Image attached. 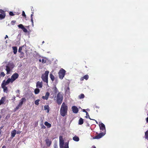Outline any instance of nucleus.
<instances>
[{
	"label": "nucleus",
	"instance_id": "nucleus-1",
	"mask_svg": "<svg viewBox=\"0 0 148 148\" xmlns=\"http://www.w3.org/2000/svg\"><path fill=\"white\" fill-rule=\"evenodd\" d=\"M68 107L67 104L63 102L62 105L60 110V115L63 117L67 114Z\"/></svg>",
	"mask_w": 148,
	"mask_h": 148
},
{
	"label": "nucleus",
	"instance_id": "nucleus-2",
	"mask_svg": "<svg viewBox=\"0 0 148 148\" xmlns=\"http://www.w3.org/2000/svg\"><path fill=\"white\" fill-rule=\"evenodd\" d=\"M63 95L61 92H59L56 96V102L58 105L61 104L62 101Z\"/></svg>",
	"mask_w": 148,
	"mask_h": 148
},
{
	"label": "nucleus",
	"instance_id": "nucleus-3",
	"mask_svg": "<svg viewBox=\"0 0 148 148\" xmlns=\"http://www.w3.org/2000/svg\"><path fill=\"white\" fill-rule=\"evenodd\" d=\"M49 72L48 71H46L44 73L42 74L41 76V78L42 81L48 85V75Z\"/></svg>",
	"mask_w": 148,
	"mask_h": 148
},
{
	"label": "nucleus",
	"instance_id": "nucleus-4",
	"mask_svg": "<svg viewBox=\"0 0 148 148\" xmlns=\"http://www.w3.org/2000/svg\"><path fill=\"white\" fill-rule=\"evenodd\" d=\"M66 71L63 69H61L58 73L59 77L61 79H62L64 77Z\"/></svg>",
	"mask_w": 148,
	"mask_h": 148
},
{
	"label": "nucleus",
	"instance_id": "nucleus-5",
	"mask_svg": "<svg viewBox=\"0 0 148 148\" xmlns=\"http://www.w3.org/2000/svg\"><path fill=\"white\" fill-rule=\"evenodd\" d=\"M59 145L60 148H63L64 145V140H63V136H60L59 137Z\"/></svg>",
	"mask_w": 148,
	"mask_h": 148
},
{
	"label": "nucleus",
	"instance_id": "nucleus-6",
	"mask_svg": "<svg viewBox=\"0 0 148 148\" xmlns=\"http://www.w3.org/2000/svg\"><path fill=\"white\" fill-rule=\"evenodd\" d=\"M106 133L104 132H102L97 135L93 137V139H99L102 137Z\"/></svg>",
	"mask_w": 148,
	"mask_h": 148
},
{
	"label": "nucleus",
	"instance_id": "nucleus-7",
	"mask_svg": "<svg viewBox=\"0 0 148 148\" xmlns=\"http://www.w3.org/2000/svg\"><path fill=\"white\" fill-rule=\"evenodd\" d=\"M99 126L100 127V129L102 130V132H105L106 133V128L105 125L102 123H101L99 124Z\"/></svg>",
	"mask_w": 148,
	"mask_h": 148
},
{
	"label": "nucleus",
	"instance_id": "nucleus-8",
	"mask_svg": "<svg viewBox=\"0 0 148 148\" xmlns=\"http://www.w3.org/2000/svg\"><path fill=\"white\" fill-rule=\"evenodd\" d=\"M13 82L11 78H8L6 81L5 80L3 81L2 84L3 83L4 84L7 85H8L10 82L12 83Z\"/></svg>",
	"mask_w": 148,
	"mask_h": 148
},
{
	"label": "nucleus",
	"instance_id": "nucleus-9",
	"mask_svg": "<svg viewBox=\"0 0 148 148\" xmlns=\"http://www.w3.org/2000/svg\"><path fill=\"white\" fill-rule=\"evenodd\" d=\"M13 82L11 78H8L6 81L5 80L3 81L2 84L3 83L4 84L7 85H8L10 82L12 83Z\"/></svg>",
	"mask_w": 148,
	"mask_h": 148
},
{
	"label": "nucleus",
	"instance_id": "nucleus-10",
	"mask_svg": "<svg viewBox=\"0 0 148 148\" xmlns=\"http://www.w3.org/2000/svg\"><path fill=\"white\" fill-rule=\"evenodd\" d=\"M13 82L11 78H8L6 81L5 80L3 81L2 84L3 83L4 84L7 85H8L10 82L12 83Z\"/></svg>",
	"mask_w": 148,
	"mask_h": 148
},
{
	"label": "nucleus",
	"instance_id": "nucleus-11",
	"mask_svg": "<svg viewBox=\"0 0 148 148\" xmlns=\"http://www.w3.org/2000/svg\"><path fill=\"white\" fill-rule=\"evenodd\" d=\"M19 75L17 73L14 74L11 76V79L13 82L18 77Z\"/></svg>",
	"mask_w": 148,
	"mask_h": 148
},
{
	"label": "nucleus",
	"instance_id": "nucleus-12",
	"mask_svg": "<svg viewBox=\"0 0 148 148\" xmlns=\"http://www.w3.org/2000/svg\"><path fill=\"white\" fill-rule=\"evenodd\" d=\"M6 85L2 84H1V87L3 89V91L4 92L7 93L8 91V89L7 87L6 86Z\"/></svg>",
	"mask_w": 148,
	"mask_h": 148
},
{
	"label": "nucleus",
	"instance_id": "nucleus-13",
	"mask_svg": "<svg viewBox=\"0 0 148 148\" xmlns=\"http://www.w3.org/2000/svg\"><path fill=\"white\" fill-rule=\"evenodd\" d=\"M72 109L73 112L75 113H77L79 111L78 108L75 106H72Z\"/></svg>",
	"mask_w": 148,
	"mask_h": 148
},
{
	"label": "nucleus",
	"instance_id": "nucleus-14",
	"mask_svg": "<svg viewBox=\"0 0 148 148\" xmlns=\"http://www.w3.org/2000/svg\"><path fill=\"white\" fill-rule=\"evenodd\" d=\"M42 82H40L39 81H38L36 83V87L38 88H42Z\"/></svg>",
	"mask_w": 148,
	"mask_h": 148
},
{
	"label": "nucleus",
	"instance_id": "nucleus-15",
	"mask_svg": "<svg viewBox=\"0 0 148 148\" xmlns=\"http://www.w3.org/2000/svg\"><path fill=\"white\" fill-rule=\"evenodd\" d=\"M26 101V99L25 98L23 97L21 99L20 101L18 104L19 106H22L24 102H25Z\"/></svg>",
	"mask_w": 148,
	"mask_h": 148
},
{
	"label": "nucleus",
	"instance_id": "nucleus-16",
	"mask_svg": "<svg viewBox=\"0 0 148 148\" xmlns=\"http://www.w3.org/2000/svg\"><path fill=\"white\" fill-rule=\"evenodd\" d=\"M46 144L47 146L49 147L51 144V141L49 139H47L45 140Z\"/></svg>",
	"mask_w": 148,
	"mask_h": 148
},
{
	"label": "nucleus",
	"instance_id": "nucleus-17",
	"mask_svg": "<svg viewBox=\"0 0 148 148\" xmlns=\"http://www.w3.org/2000/svg\"><path fill=\"white\" fill-rule=\"evenodd\" d=\"M89 78V76L88 75H86L84 76H83L82 77L80 78L81 81H83L84 80V79H85L86 80H87Z\"/></svg>",
	"mask_w": 148,
	"mask_h": 148
},
{
	"label": "nucleus",
	"instance_id": "nucleus-18",
	"mask_svg": "<svg viewBox=\"0 0 148 148\" xmlns=\"http://www.w3.org/2000/svg\"><path fill=\"white\" fill-rule=\"evenodd\" d=\"M16 130H14L12 131L11 132V136L13 138L15 136L16 133Z\"/></svg>",
	"mask_w": 148,
	"mask_h": 148
},
{
	"label": "nucleus",
	"instance_id": "nucleus-19",
	"mask_svg": "<svg viewBox=\"0 0 148 148\" xmlns=\"http://www.w3.org/2000/svg\"><path fill=\"white\" fill-rule=\"evenodd\" d=\"M6 70L7 71V74H9L10 73V67L8 66H6Z\"/></svg>",
	"mask_w": 148,
	"mask_h": 148
},
{
	"label": "nucleus",
	"instance_id": "nucleus-20",
	"mask_svg": "<svg viewBox=\"0 0 148 148\" xmlns=\"http://www.w3.org/2000/svg\"><path fill=\"white\" fill-rule=\"evenodd\" d=\"M44 109L45 110H46L47 112L48 113L49 112V107L48 105L45 106H44Z\"/></svg>",
	"mask_w": 148,
	"mask_h": 148
},
{
	"label": "nucleus",
	"instance_id": "nucleus-21",
	"mask_svg": "<svg viewBox=\"0 0 148 148\" xmlns=\"http://www.w3.org/2000/svg\"><path fill=\"white\" fill-rule=\"evenodd\" d=\"M44 124L48 128H50L51 127V124L47 121L45 122L44 123Z\"/></svg>",
	"mask_w": 148,
	"mask_h": 148
},
{
	"label": "nucleus",
	"instance_id": "nucleus-22",
	"mask_svg": "<svg viewBox=\"0 0 148 148\" xmlns=\"http://www.w3.org/2000/svg\"><path fill=\"white\" fill-rule=\"evenodd\" d=\"M13 50V52L14 54H16L17 51V48L16 47H12Z\"/></svg>",
	"mask_w": 148,
	"mask_h": 148
},
{
	"label": "nucleus",
	"instance_id": "nucleus-23",
	"mask_svg": "<svg viewBox=\"0 0 148 148\" xmlns=\"http://www.w3.org/2000/svg\"><path fill=\"white\" fill-rule=\"evenodd\" d=\"M74 140L76 141H78L79 140V138L78 137L76 136H75L73 138Z\"/></svg>",
	"mask_w": 148,
	"mask_h": 148
},
{
	"label": "nucleus",
	"instance_id": "nucleus-24",
	"mask_svg": "<svg viewBox=\"0 0 148 148\" xmlns=\"http://www.w3.org/2000/svg\"><path fill=\"white\" fill-rule=\"evenodd\" d=\"M83 119L82 118H80L79 119V125H82L83 123Z\"/></svg>",
	"mask_w": 148,
	"mask_h": 148
},
{
	"label": "nucleus",
	"instance_id": "nucleus-25",
	"mask_svg": "<svg viewBox=\"0 0 148 148\" xmlns=\"http://www.w3.org/2000/svg\"><path fill=\"white\" fill-rule=\"evenodd\" d=\"M20 54L19 55V57L21 58H23L24 57V53L23 52H19Z\"/></svg>",
	"mask_w": 148,
	"mask_h": 148
},
{
	"label": "nucleus",
	"instance_id": "nucleus-26",
	"mask_svg": "<svg viewBox=\"0 0 148 148\" xmlns=\"http://www.w3.org/2000/svg\"><path fill=\"white\" fill-rule=\"evenodd\" d=\"M50 77L52 81H54L55 79V77L52 74H50Z\"/></svg>",
	"mask_w": 148,
	"mask_h": 148
},
{
	"label": "nucleus",
	"instance_id": "nucleus-27",
	"mask_svg": "<svg viewBox=\"0 0 148 148\" xmlns=\"http://www.w3.org/2000/svg\"><path fill=\"white\" fill-rule=\"evenodd\" d=\"M40 92V90L38 88H36L34 90V93L36 94H38Z\"/></svg>",
	"mask_w": 148,
	"mask_h": 148
},
{
	"label": "nucleus",
	"instance_id": "nucleus-28",
	"mask_svg": "<svg viewBox=\"0 0 148 148\" xmlns=\"http://www.w3.org/2000/svg\"><path fill=\"white\" fill-rule=\"evenodd\" d=\"M5 16V14H0V19H2L4 18Z\"/></svg>",
	"mask_w": 148,
	"mask_h": 148
},
{
	"label": "nucleus",
	"instance_id": "nucleus-29",
	"mask_svg": "<svg viewBox=\"0 0 148 148\" xmlns=\"http://www.w3.org/2000/svg\"><path fill=\"white\" fill-rule=\"evenodd\" d=\"M4 98L2 97L0 100V105L4 103Z\"/></svg>",
	"mask_w": 148,
	"mask_h": 148
},
{
	"label": "nucleus",
	"instance_id": "nucleus-30",
	"mask_svg": "<svg viewBox=\"0 0 148 148\" xmlns=\"http://www.w3.org/2000/svg\"><path fill=\"white\" fill-rule=\"evenodd\" d=\"M86 118H89L90 120H95L94 119H92L90 118V116H89V115L88 113V112H86Z\"/></svg>",
	"mask_w": 148,
	"mask_h": 148
},
{
	"label": "nucleus",
	"instance_id": "nucleus-31",
	"mask_svg": "<svg viewBox=\"0 0 148 148\" xmlns=\"http://www.w3.org/2000/svg\"><path fill=\"white\" fill-rule=\"evenodd\" d=\"M145 137L146 139H148V130L146 131L145 133Z\"/></svg>",
	"mask_w": 148,
	"mask_h": 148
},
{
	"label": "nucleus",
	"instance_id": "nucleus-32",
	"mask_svg": "<svg viewBox=\"0 0 148 148\" xmlns=\"http://www.w3.org/2000/svg\"><path fill=\"white\" fill-rule=\"evenodd\" d=\"M84 94H82L80 95H79V99H83L84 97Z\"/></svg>",
	"mask_w": 148,
	"mask_h": 148
},
{
	"label": "nucleus",
	"instance_id": "nucleus-33",
	"mask_svg": "<svg viewBox=\"0 0 148 148\" xmlns=\"http://www.w3.org/2000/svg\"><path fill=\"white\" fill-rule=\"evenodd\" d=\"M40 101V99H37V100H36L34 102L35 104L36 105H38L39 104V102Z\"/></svg>",
	"mask_w": 148,
	"mask_h": 148
},
{
	"label": "nucleus",
	"instance_id": "nucleus-34",
	"mask_svg": "<svg viewBox=\"0 0 148 148\" xmlns=\"http://www.w3.org/2000/svg\"><path fill=\"white\" fill-rule=\"evenodd\" d=\"M64 148H69L68 142L65 143L64 144Z\"/></svg>",
	"mask_w": 148,
	"mask_h": 148
},
{
	"label": "nucleus",
	"instance_id": "nucleus-35",
	"mask_svg": "<svg viewBox=\"0 0 148 148\" xmlns=\"http://www.w3.org/2000/svg\"><path fill=\"white\" fill-rule=\"evenodd\" d=\"M54 91V92L55 94L57 93V92L58 91V90L56 87H55L53 88Z\"/></svg>",
	"mask_w": 148,
	"mask_h": 148
},
{
	"label": "nucleus",
	"instance_id": "nucleus-36",
	"mask_svg": "<svg viewBox=\"0 0 148 148\" xmlns=\"http://www.w3.org/2000/svg\"><path fill=\"white\" fill-rule=\"evenodd\" d=\"M40 125L41 126V128L42 129H45L46 128L45 126L43 125V122L42 121V123L41 122V123Z\"/></svg>",
	"mask_w": 148,
	"mask_h": 148
},
{
	"label": "nucleus",
	"instance_id": "nucleus-37",
	"mask_svg": "<svg viewBox=\"0 0 148 148\" xmlns=\"http://www.w3.org/2000/svg\"><path fill=\"white\" fill-rule=\"evenodd\" d=\"M18 27L20 28H21L22 29L24 27V26L22 24H20L18 25Z\"/></svg>",
	"mask_w": 148,
	"mask_h": 148
},
{
	"label": "nucleus",
	"instance_id": "nucleus-38",
	"mask_svg": "<svg viewBox=\"0 0 148 148\" xmlns=\"http://www.w3.org/2000/svg\"><path fill=\"white\" fill-rule=\"evenodd\" d=\"M23 47V46L22 47H19V49L18 50V52H22L21 51L22 50V47Z\"/></svg>",
	"mask_w": 148,
	"mask_h": 148
},
{
	"label": "nucleus",
	"instance_id": "nucleus-39",
	"mask_svg": "<svg viewBox=\"0 0 148 148\" xmlns=\"http://www.w3.org/2000/svg\"><path fill=\"white\" fill-rule=\"evenodd\" d=\"M21 106H19V104L17 106H16V107L15 108V110L16 111V110H17L18 109H19L20 107H21Z\"/></svg>",
	"mask_w": 148,
	"mask_h": 148
},
{
	"label": "nucleus",
	"instance_id": "nucleus-40",
	"mask_svg": "<svg viewBox=\"0 0 148 148\" xmlns=\"http://www.w3.org/2000/svg\"><path fill=\"white\" fill-rule=\"evenodd\" d=\"M23 31L25 32H27V29L25 28L24 27L22 29Z\"/></svg>",
	"mask_w": 148,
	"mask_h": 148
},
{
	"label": "nucleus",
	"instance_id": "nucleus-41",
	"mask_svg": "<svg viewBox=\"0 0 148 148\" xmlns=\"http://www.w3.org/2000/svg\"><path fill=\"white\" fill-rule=\"evenodd\" d=\"M42 98L43 99H45L46 100H47L48 99V98L47 97H46L45 96H42Z\"/></svg>",
	"mask_w": 148,
	"mask_h": 148
},
{
	"label": "nucleus",
	"instance_id": "nucleus-42",
	"mask_svg": "<svg viewBox=\"0 0 148 148\" xmlns=\"http://www.w3.org/2000/svg\"><path fill=\"white\" fill-rule=\"evenodd\" d=\"M0 12L1 13V14H5L4 11L1 9L0 10Z\"/></svg>",
	"mask_w": 148,
	"mask_h": 148
},
{
	"label": "nucleus",
	"instance_id": "nucleus-43",
	"mask_svg": "<svg viewBox=\"0 0 148 148\" xmlns=\"http://www.w3.org/2000/svg\"><path fill=\"white\" fill-rule=\"evenodd\" d=\"M0 75L1 76H3V77H4L5 76V74L3 72H2L1 73Z\"/></svg>",
	"mask_w": 148,
	"mask_h": 148
},
{
	"label": "nucleus",
	"instance_id": "nucleus-44",
	"mask_svg": "<svg viewBox=\"0 0 148 148\" xmlns=\"http://www.w3.org/2000/svg\"><path fill=\"white\" fill-rule=\"evenodd\" d=\"M49 93L48 92H47L45 94V96L48 98L49 95Z\"/></svg>",
	"mask_w": 148,
	"mask_h": 148
},
{
	"label": "nucleus",
	"instance_id": "nucleus-45",
	"mask_svg": "<svg viewBox=\"0 0 148 148\" xmlns=\"http://www.w3.org/2000/svg\"><path fill=\"white\" fill-rule=\"evenodd\" d=\"M9 14L10 16H13L14 15V14L12 12H9Z\"/></svg>",
	"mask_w": 148,
	"mask_h": 148
},
{
	"label": "nucleus",
	"instance_id": "nucleus-46",
	"mask_svg": "<svg viewBox=\"0 0 148 148\" xmlns=\"http://www.w3.org/2000/svg\"><path fill=\"white\" fill-rule=\"evenodd\" d=\"M16 22V21L14 20H13L11 21V24L12 25H14V24Z\"/></svg>",
	"mask_w": 148,
	"mask_h": 148
},
{
	"label": "nucleus",
	"instance_id": "nucleus-47",
	"mask_svg": "<svg viewBox=\"0 0 148 148\" xmlns=\"http://www.w3.org/2000/svg\"><path fill=\"white\" fill-rule=\"evenodd\" d=\"M31 20L32 23V25L33 27L34 26V20L33 18H31Z\"/></svg>",
	"mask_w": 148,
	"mask_h": 148
},
{
	"label": "nucleus",
	"instance_id": "nucleus-48",
	"mask_svg": "<svg viewBox=\"0 0 148 148\" xmlns=\"http://www.w3.org/2000/svg\"><path fill=\"white\" fill-rule=\"evenodd\" d=\"M22 16H24L25 17H26V15L25 14V12L24 11H23L22 12Z\"/></svg>",
	"mask_w": 148,
	"mask_h": 148
},
{
	"label": "nucleus",
	"instance_id": "nucleus-49",
	"mask_svg": "<svg viewBox=\"0 0 148 148\" xmlns=\"http://www.w3.org/2000/svg\"><path fill=\"white\" fill-rule=\"evenodd\" d=\"M44 59H42V60H41V59H40L39 60V61L40 62H44Z\"/></svg>",
	"mask_w": 148,
	"mask_h": 148
},
{
	"label": "nucleus",
	"instance_id": "nucleus-50",
	"mask_svg": "<svg viewBox=\"0 0 148 148\" xmlns=\"http://www.w3.org/2000/svg\"><path fill=\"white\" fill-rule=\"evenodd\" d=\"M69 90H70V88H69V87H68L67 88H66V91L67 92V91H68V92H69Z\"/></svg>",
	"mask_w": 148,
	"mask_h": 148
},
{
	"label": "nucleus",
	"instance_id": "nucleus-51",
	"mask_svg": "<svg viewBox=\"0 0 148 148\" xmlns=\"http://www.w3.org/2000/svg\"><path fill=\"white\" fill-rule=\"evenodd\" d=\"M21 132L20 131H17V132H16V133L17 134H20L21 133Z\"/></svg>",
	"mask_w": 148,
	"mask_h": 148
},
{
	"label": "nucleus",
	"instance_id": "nucleus-52",
	"mask_svg": "<svg viewBox=\"0 0 148 148\" xmlns=\"http://www.w3.org/2000/svg\"><path fill=\"white\" fill-rule=\"evenodd\" d=\"M33 13H32V14L31 15V18H33Z\"/></svg>",
	"mask_w": 148,
	"mask_h": 148
},
{
	"label": "nucleus",
	"instance_id": "nucleus-53",
	"mask_svg": "<svg viewBox=\"0 0 148 148\" xmlns=\"http://www.w3.org/2000/svg\"><path fill=\"white\" fill-rule=\"evenodd\" d=\"M54 148H58V146L57 145H55L54 146Z\"/></svg>",
	"mask_w": 148,
	"mask_h": 148
},
{
	"label": "nucleus",
	"instance_id": "nucleus-54",
	"mask_svg": "<svg viewBox=\"0 0 148 148\" xmlns=\"http://www.w3.org/2000/svg\"><path fill=\"white\" fill-rule=\"evenodd\" d=\"M83 111L84 112H86H86H86V110H85V109H83Z\"/></svg>",
	"mask_w": 148,
	"mask_h": 148
},
{
	"label": "nucleus",
	"instance_id": "nucleus-55",
	"mask_svg": "<svg viewBox=\"0 0 148 148\" xmlns=\"http://www.w3.org/2000/svg\"><path fill=\"white\" fill-rule=\"evenodd\" d=\"M6 146L5 145L3 146L1 148H6Z\"/></svg>",
	"mask_w": 148,
	"mask_h": 148
},
{
	"label": "nucleus",
	"instance_id": "nucleus-56",
	"mask_svg": "<svg viewBox=\"0 0 148 148\" xmlns=\"http://www.w3.org/2000/svg\"><path fill=\"white\" fill-rule=\"evenodd\" d=\"M146 122L148 123V117L146 118Z\"/></svg>",
	"mask_w": 148,
	"mask_h": 148
},
{
	"label": "nucleus",
	"instance_id": "nucleus-57",
	"mask_svg": "<svg viewBox=\"0 0 148 148\" xmlns=\"http://www.w3.org/2000/svg\"><path fill=\"white\" fill-rule=\"evenodd\" d=\"M8 38V36L7 35H6L5 36V38L6 39V38Z\"/></svg>",
	"mask_w": 148,
	"mask_h": 148
},
{
	"label": "nucleus",
	"instance_id": "nucleus-58",
	"mask_svg": "<svg viewBox=\"0 0 148 148\" xmlns=\"http://www.w3.org/2000/svg\"><path fill=\"white\" fill-rule=\"evenodd\" d=\"M1 132H2V131L1 130V129H0V134H1Z\"/></svg>",
	"mask_w": 148,
	"mask_h": 148
},
{
	"label": "nucleus",
	"instance_id": "nucleus-59",
	"mask_svg": "<svg viewBox=\"0 0 148 148\" xmlns=\"http://www.w3.org/2000/svg\"><path fill=\"white\" fill-rule=\"evenodd\" d=\"M92 148H96V147L95 146H93Z\"/></svg>",
	"mask_w": 148,
	"mask_h": 148
},
{
	"label": "nucleus",
	"instance_id": "nucleus-60",
	"mask_svg": "<svg viewBox=\"0 0 148 148\" xmlns=\"http://www.w3.org/2000/svg\"><path fill=\"white\" fill-rule=\"evenodd\" d=\"M44 42V41H43L42 42V43H43Z\"/></svg>",
	"mask_w": 148,
	"mask_h": 148
},
{
	"label": "nucleus",
	"instance_id": "nucleus-61",
	"mask_svg": "<svg viewBox=\"0 0 148 148\" xmlns=\"http://www.w3.org/2000/svg\"><path fill=\"white\" fill-rule=\"evenodd\" d=\"M53 97H54V95H53V97H52V98H53Z\"/></svg>",
	"mask_w": 148,
	"mask_h": 148
},
{
	"label": "nucleus",
	"instance_id": "nucleus-62",
	"mask_svg": "<svg viewBox=\"0 0 148 148\" xmlns=\"http://www.w3.org/2000/svg\"><path fill=\"white\" fill-rule=\"evenodd\" d=\"M96 121V123H97V122L96 121Z\"/></svg>",
	"mask_w": 148,
	"mask_h": 148
},
{
	"label": "nucleus",
	"instance_id": "nucleus-63",
	"mask_svg": "<svg viewBox=\"0 0 148 148\" xmlns=\"http://www.w3.org/2000/svg\"><path fill=\"white\" fill-rule=\"evenodd\" d=\"M1 128H2V127H1Z\"/></svg>",
	"mask_w": 148,
	"mask_h": 148
},
{
	"label": "nucleus",
	"instance_id": "nucleus-64",
	"mask_svg": "<svg viewBox=\"0 0 148 148\" xmlns=\"http://www.w3.org/2000/svg\"><path fill=\"white\" fill-rule=\"evenodd\" d=\"M147 115H148V114H147Z\"/></svg>",
	"mask_w": 148,
	"mask_h": 148
}]
</instances>
